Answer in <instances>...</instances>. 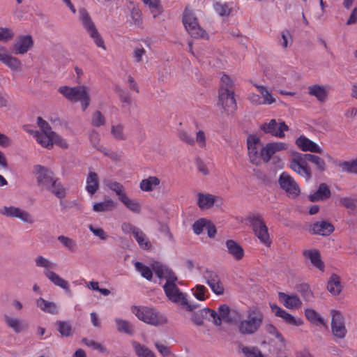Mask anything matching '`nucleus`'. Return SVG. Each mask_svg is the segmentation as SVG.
Listing matches in <instances>:
<instances>
[{
  "label": "nucleus",
  "mask_w": 357,
  "mask_h": 357,
  "mask_svg": "<svg viewBox=\"0 0 357 357\" xmlns=\"http://www.w3.org/2000/svg\"><path fill=\"white\" fill-rule=\"evenodd\" d=\"M270 307L274 314L281 317L287 324L294 326H300L303 324V321L301 318H296L276 304H270Z\"/></svg>",
  "instance_id": "17"
},
{
  "label": "nucleus",
  "mask_w": 357,
  "mask_h": 357,
  "mask_svg": "<svg viewBox=\"0 0 357 357\" xmlns=\"http://www.w3.org/2000/svg\"><path fill=\"white\" fill-rule=\"evenodd\" d=\"M57 239L69 252H75L77 251V244L74 239L63 235L59 236Z\"/></svg>",
  "instance_id": "35"
},
{
  "label": "nucleus",
  "mask_w": 357,
  "mask_h": 357,
  "mask_svg": "<svg viewBox=\"0 0 357 357\" xmlns=\"http://www.w3.org/2000/svg\"><path fill=\"white\" fill-rule=\"evenodd\" d=\"M117 330L120 333H124L128 335H132L134 333V327L131 323L128 321L121 319H115Z\"/></svg>",
  "instance_id": "37"
},
{
  "label": "nucleus",
  "mask_w": 357,
  "mask_h": 357,
  "mask_svg": "<svg viewBox=\"0 0 357 357\" xmlns=\"http://www.w3.org/2000/svg\"><path fill=\"white\" fill-rule=\"evenodd\" d=\"M15 33L12 29L8 27H0V41L7 43L12 40Z\"/></svg>",
  "instance_id": "52"
},
{
  "label": "nucleus",
  "mask_w": 357,
  "mask_h": 357,
  "mask_svg": "<svg viewBox=\"0 0 357 357\" xmlns=\"http://www.w3.org/2000/svg\"><path fill=\"white\" fill-rule=\"evenodd\" d=\"M17 209L18 207H15L13 206H3V208H0V214L9 218H15L16 213L18 211Z\"/></svg>",
  "instance_id": "61"
},
{
  "label": "nucleus",
  "mask_w": 357,
  "mask_h": 357,
  "mask_svg": "<svg viewBox=\"0 0 357 357\" xmlns=\"http://www.w3.org/2000/svg\"><path fill=\"white\" fill-rule=\"evenodd\" d=\"M152 268L160 279H166L163 289L166 296L170 301L179 303L181 306L185 307L186 310L190 312H192L199 307L198 305L188 303L185 295L180 291L176 284L178 278L172 269L159 261L152 263Z\"/></svg>",
  "instance_id": "1"
},
{
  "label": "nucleus",
  "mask_w": 357,
  "mask_h": 357,
  "mask_svg": "<svg viewBox=\"0 0 357 357\" xmlns=\"http://www.w3.org/2000/svg\"><path fill=\"white\" fill-rule=\"evenodd\" d=\"M342 171L357 174V158L351 161H343L339 164Z\"/></svg>",
  "instance_id": "47"
},
{
  "label": "nucleus",
  "mask_w": 357,
  "mask_h": 357,
  "mask_svg": "<svg viewBox=\"0 0 357 357\" xmlns=\"http://www.w3.org/2000/svg\"><path fill=\"white\" fill-rule=\"evenodd\" d=\"M107 187L115 192L116 195L119 197V199L121 200L123 197L126 196V194L124 192V187L122 184L116 181H111L107 185Z\"/></svg>",
  "instance_id": "49"
},
{
  "label": "nucleus",
  "mask_w": 357,
  "mask_h": 357,
  "mask_svg": "<svg viewBox=\"0 0 357 357\" xmlns=\"http://www.w3.org/2000/svg\"><path fill=\"white\" fill-rule=\"evenodd\" d=\"M221 320L229 324H237L241 319V313L236 310H231L227 305H220L218 309Z\"/></svg>",
  "instance_id": "15"
},
{
  "label": "nucleus",
  "mask_w": 357,
  "mask_h": 357,
  "mask_svg": "<svg viewBox=\"0 0 357 357\" xmlns=\"http://www.w3.org/2000/svg\"><path fill=\"white\" fill-rule=\"evenodd\" d=\"M99 188V178L96 172H90L86 178V191L93 195Z\"/></svg>",
  "instance_id": "31"
},
{
  "label": "nucleus",
  "mask_w": 357,
  "mask_h": 357,
  "mask_svg": "<svg viewBox=\"0 0 357 357\" xmlns=\"http://www.w3.org/2000/svg\"><path fill=\"white\" fill-rule=\"evenodd\" d=\"M36 305L40 310L47 314L54 315L59 312V307L56 303L45 300L42 297L36 299Z\"/></svg>",
  "instance_id": "22"
},
{
  "label": "nucleus",
  "mask_w": 357,
  "mask_h": 357,
  "mask_svg": "<svg viewBox=\"0 0 357 357\" xmlns=\"http://www.w3.org/2000/svg\"><path fill=\"white\" fill-rule=\"evenodd\" d=\"M303 255L310 260L311 264L319 270L324 271V263L321 259V255L317 250H306L303 252Z\"/></svg>",
  "instance_id": "25"
},
{
  "label": "nucleus",
  "mask_w": 357,
  "mask_h": 357,
  "mask_svg": "<svg viewBox=\"0 0 357 357\" xmlns=\"http://www.w3.org/2000/svg\"><path fill=\"white\" fill-rule=\"evenodd\" d=\"M334 231V226L326 221L316 222L310 228L313 234L328 236Z\"/></svg>",
  "instance_id": "20"
},
{
  "label": "nucleus",
  "mask_w": 357,
  "mask_h": 357,
  "mask_svg": "<svg viewBox=\"0 0 357 357\" xmlns=\"http://www.w3.org/2000/svg\"><path fill=\"white\" fill-rule=\"evenodd\" d=\"M132 235L140 248L145 250L151 249L152 246L151 241L146 235L139 228Z\"/></svg>",
  "instance_id": "32"
},
{
  "label": "nucleus",
  "mask_w": 357,
  "mask_h": 357,
  "mask_svg": "<svg viewBox=\"0 0 357 357\" xmlns=\"http://www.w3.org/2000/svg\"><path fill=\"white\" fill-rule=\"evenodd\" d=\"M254 86L258 89L259 92L263 97L264 100L262 103L265 105H271L275 101V99L272 96L271 93L267 90V89L261 85L255 84Z\"/></svg>",
  "instance_id": "43"
},
{
  "label": "nucleus",
  "mask_w": 357,
  "mask_h": 357,
  "mask_svg": "<svg viewBox=\"0 0 357 357\" xmlns=\"http://www.w3.org/2000/svg\"><path fill=\"white\" fill-rule=\"evenodd\" d=\"M92 125L96 127H100L105 125V119L100 111H96L92 116Z\"/></svg>",
  "instance_id": "59"
},
{
  "label": "nucleus",
  "mask_w": 357,
  "mask_h": 357,
  "mask_svg": "<svg viewBox=\"0 0 357 357\" xmlns=\"http://www.w3.org/2000/svg\"><path fill=\"white\" fill-rule=\"evenodd\" d=\"M37 124L43 131L40 134H49V132H53L50 124L40 116L37 119Z\"/></svg>",
  "instance_id": "63"
},
{
  "label": "nucleus",
  "mask_w": 357,
  "mask_h": 357,
  "mask_svg": "<svg viewBox=\"0 0 357 357\" xmlns=\"http://www.w3.org/2000/svg\"><path fill=\"white\" fill-rule=\"evenodd\" d=\"M305 315L306 319L312 324L319 323L321 325H325L324 319L321 316L313 309L307 308L305 310Z\"/></svg>",
  "instance_id": "45"
},
{
  "label": "nucleus",
  "mask_w": 357,
  "mask_h": 357,
  "mask_svg": "<svg viewBox=\"0 0 357 357\" xmlns=\"http://www.w3.org/2000/svg\"><path fill=\"white\" fill-rule=\"evenodd\" d=\"M226 246L228 249V252L236 260H241L244 256V250L243 248L234 240H227L226 241Z\"/></svg>",
  "instance_id": "29"
},
{
  "label": "nucleus",
  "mask_w": 357,
  "mask_h": 357,
  "mask_svg": "<svg viewBox=\"0 0 357 357\" xmlns=\"http://www.w3.org/2000/svg\"><path fill=\"white\" fill-rule=\"evenodd\" d=\"M342 289L340 277L333 273L327 282V289L333 296H337L342 291Z\"/></svg>",
  "instance_id": "27"
},
{
  "label": "nucleus",
  "mask_w": 357,
  "mask_h": 357,
  "mask_svg": "<svg viewBox=\"0 0 357 357\" xmlns=\"http://www.w3.org/2000/svg\"><path fill=\"white\" fill-rule=\"evenodd\" d=\"M33 173L36 175L38 185L45 190L57 178L51 169L40 165L33 166Z\"/></svg>",
  "instance_id": "9"
},
{
  "label": "nucleus",
  "mask_w": 357,
  "mask_h": 357,
  "mask_svg": "<svg viewBox=\"0 0 357 357\" xmlns=\"http://www.w3.org/2000/svg\"><path fill=\"white\" fill-rule=\"evenodd\" d=\"M215 10L221 16L229 15L231 12V9L229 8L227 3H216L214 5Z\"/></svg>",
  "instance_id": "62"
},
{
  "label": "nucleus",
  "mask_w": 357,
  "mask_h": 357,
  "mask_svg": "<svg viewBox=\"0 0 357 357\" xmlns=\"http://www.w3.org/2000/svg\"><path fill=\"white\" fill-rule=\"evenodd\" d=\"M160 183V179L157 176H150L142 179L139 183L140 189L144 192H151Z\"/></svg>",
  "instance_id": "30"
},
{
  "label": "nucleus",
  "mask_w": 357,
  "mask_h": 357,
  "mask_svg": "<svg viewBox=\"0 0 357 357\" xmlns=\"http://www.w3.org/2000/svg\"><path fill=\"white\" fill-rule=\"evenodd\" d=\"M46 190L51 192L59 199H63L66 197L67 190L57 178L49 185Z\"/></svg>",
  "instance_id": "26"
},
{
  "label": "nucleus",
  "mask_w": 357,
  "mask_h": 357,
  "mask_svg": "<svg viewBox=\"0 0 357 357\" xmlns=\"http://www.w3.org/2000/svg\"><path fill=\"white\" fill-rule=\"evenodd\" d=\"M4 320L8 326L12 328L15 333H19L22 331L23 326L17 319L10 318L6 314L4 315Z\"/></svg>",
  "instance_id": "48"
},
{
  "label": "nucleus",
  "mask_w": 357,
  "mask_h": 357,
  "mask_svg": "<svg viewBox=\"0 0 357 357\" xmlns=\"http://www.w3.org/2000/svg\"><path fill=\"white\" fill-rule=\"evenodd\" d=\"M133 344L135 353L139 357H156L155 354L146 346L135 342Z\"/></svg>",
  "instance_id": "42"
},
{
  "label": "nucleus",
  "mask_w": 357,
  "mask_h": 357,
  "mask_svg": "<svg viewBox=\"0 0 357 357\" xmlns=\"http://www.w3.org/2000/svg\"><path fill=\"white\" fill-rule=\"evenodd\" d=\"M125 206L134 213L139 214L141 212V204L136 199H130L127 195L120 200Z\"/></svg>",
  "instance_id": "34"
},
{
  "label": "nucleus",
  "mask_w": 357,
  "mask_h": 357,
  "mask_svg": "<svg viewBox=\"0 0 357 357\" xmlns=\"http://www.w3.org/2000/svg\"><path fill=\"white\" fill-rule=\"evenodd\" d=\"M331 330L333 334L337 338H344L347 333L343 315L338 311H332Z\"/></svg>",
  "instance_id": "14"
},
{
  "label": "nucleus",
  "mask_w": 357,
  "mask_h": 357,
  "mask_svg": "<svg viewBox=\"0 0 357 357\" xmlns=\"http://www.w3.org/2000/svg\"><path fill=\"white\" fill-rule=\"evenodd\" d=\"M278 297L284 305L289 309H298L302 305V302L297 295H288L283 292H279Z\"/></svg>",
  "instance_id": "23"
},
{
  "label": "nucleus",
  "mask_w": 357,
  "mask_h": 357,
  "mask_svg": "<svg viewBox=\"0 0 357 357\" xmlns=\"http://www.w3.org/2000/svg\"><path fill=\"white\" fill-rule=\"evenodd\" d=\"M0 62L9 68L11 70L20 72L22 70V63L17 57L8 53L6 47L0 45Z\"/></svg>",
  "instance_id": "13"
},
{
  "label": "nucleus",
  "mask_w": 357,
  "mask_h": 357,
  "mask_svg": "<svg viewBox=\"0 0 357 357\" xmlns=\"http://www.w3.org/2000/svg\"><path fill=\"white\" fill-rule=\"evenodd\" d=\"M296 291L301 294L303 299L307 301H312L313 298V293L310 287L307 283H301L296 286Z\"/></svg>",
  "instance_id": "36"
},
{
  "label": "nucleus",
  "mask_w": 357,
  "mask_h": 357,
  "mask_svg": "<svg viewBox=\"0 0 357 357\" xmlns=\"http://www.w3.org/2000/svg\"><path fill=\"white\" fill-rule=\"evenodd\" d=\"M15 218H19L24 222L32 224L34 222L33 216L28 212L18 208Z\"/></svg>",
  "instance_id": "56"
},
{
  "label": "nucleus",
  "mask_w": 357,
  "mask_h": 357,
  "mask_svg": "<svg viewBox=\"0 0 357 357\" xmlns=\"http://www.w3.org/2000/svg\"><path fill=\"white\" fill-rule=\"evenodd\" d=\"M278 183L280 188L286 192L289 197L294 199L300 195L299 185L287 172H282L280 174Z\"/></svg>",
  "instance_id": "10"
},
{
  "label": "nucleus",
  "mask_w": 357,
  "mask_h": 357,
  "mask_svg": "<svg viewBox=\"0 0 357 357\" xmlns=\"http://www.w3.org/2000/svg\"><path fill=\"white\" fill-rule=\"evenodd\" d=\"M58 91L69 101H80L84 111L89 105L90 97L89 95V89L86 86L82 85L75 87L63 86L59 87Z\"/></svg>",
  "instance_id": "3"
},
{
  "label": "nucleus",
  "mask_w": 357,
  "mask_h": 357,
  "mask_svg": "<svg viewBox=\"0 0 357 357\" xmlns=\"http://www.w3.org/2000/svg\"><path fill=\"white\" fill-rule=\"evenodd\" d=\"M287 149V145L284 142L268 143L261 149L259 155L263 161L265 163H268L276 152L286 150Z\"/></svg>",
  "instance_id": "16"
},
{
  "label": "nucleus",
  "mask_w": 357,
  "mask_h": 357,
  "mask_svg": "<svg viewBox=\"0 0 357 357\" xmlns=\"http://www.w3.org/2000/svg\"><path fill=\"white\" fill-rule=\"evenodd\" d=\"M207 291L204 285L198 284L195 287L194 296L199 301H204L206 299L205 293Z\"/></svg>",
  "instance_id": "64"
},
{
  "label": "nucleus",
  "mask_w": 357,
  "mask_h": 357,
  "mask_svg": "<svg viewBox=\"0 0 357 357\" xmlns=\"http://www.w3.org/2000/svg\"><path fill=\"white\" fill-rule=\"evenodd\" d=\"M266 331L271 335H275L280 342L283 343L284 346H285V340L283 337L282 335L280 332L278 331L277 328L273 324H267L266 326Z\"/></svg>",
  "instance_id": "58"
},
{
  "label": "nucleus",
  "mask_w": 357,
  "mask_h": 357,
  "mask_svg": "<svg viewBox=\"0 0 357 357\" xmlns=\"http://www.w3.org/2000/svg\"><path fill=\"white\" fill-rule=\"evenodd\" d=\"M264 318L263 312L258 307L250 309L246 319H241L238 323L239 333L244 335L254 334L261 326Z\"/></svg>",
  "instance_id": "2"
},
{
  "label": "nucleus",
  "mask_w": 357,
  "mask_h": 357,
  "mask_svg": "<svg viewBox=\"0 0 357 357\" xmlns=\"http://www.w3.org/2000/svg\"><path fill=\"white\" fill-rule=\"evenodd\" d=\"M192 22L193 24L197 25L198 23L196 17L194 13L190 10L188 8H185L183 14V23L184 26H189V23Z\"/></svg>",
  "instance_id": "51"
},
{
  "label": "nucleus",
  "mask_w": 357,
  "mask_h": 357,
  "mask_svg": "<svg viewBox=\"0 0 357 357\" xmlns=\"http://www.w3.org/2000/svg\"><path fill=\"white\" fill-rule=\"evenodd\" d=\"M132 312L139 320L152 326H162L168 321L165 316L153 308L134 306Z\"/></svg>",
  "instance_id": "5"
},
{
  "label": "nucleus",
  "mask_w": 357,
  "mask_h": 357,
  "mask_svg": "<svg viewBox=\"0 0 357 357\" xmlns=\"http://www.w3.org/2000/svg\"><path fill=\"white\" fill-rule=\"evenodd\" d=\"M49 135H50L52 137L51 140L52 144L54 143L63 148L68 147V143L66 142V141L63 139L61 136L57 135L55 132H49Z\"/></svg>",
  "instance_id": "60"
},
{
  "label": "nucleus",
  "mask_w": 357,
  "mask_h": 357,
  "mask_svg": "<svg viewBox=\"0 0 357 357\" xmlns=\"http://www.w3.org/2000/svg\"><path fill=\"white\" fill-rule=\"evenodd\" d=\"M248 154L250 162L255 165H259V160L258 155V150L257 146H255L252 143H248Z\"/></svg>",
  "instance_id": "54"
},
{
  "label": "nucleus",
  "mask_w": 357,
  "mask_h": 357,
  "mask_svg": "<svg viewBox=\"0 0 357 357\" xmlns=\"http://www.w3.org/2000/svg\"><path fill=\"white\" fill-rule=\"evenodd\" d=\"M188 33L195 38H204L206 34L205 31L201 28L198 23L194 25L192 22L189 23V26H185Z\"/></svg>",
  "instance_id": "39"
},
{
  "label": "nucleus",
  "mask_w": 357,
  "mask_h": 357,
  "mask_svg": "<svg viewBox=\"0 0 357 357\" xmlns=\"http://www.w3.org/2000/svg\"><path fill=\"white\" fill-rule=\"evenodd\" d=\"M331 197V191L329 186L325 183H321L319 184L317 190L308 196V199L312 202L319 201H326Z\"/></svg>",
  "instance_id": "19"
},
{
  "label": "nucleus",
  "mask_w": 357,
  "mask_h": 357,
  "mask_svg": "<svg viewBox=\"0 0 357 357\" xmlns=\"http://www.w3.org/2000/svg\"><path fill=\"white\" fill-rule=\"evenodd\" d=\"M115 93L118 95L120 101L126 103L128 105H132V98L129 92L122 89L120 86L116 85L114 89Z\"/></svg>",
  "instance_id": "41"
},
{
  "label": "nucleus",
  "mask_w": 357,
  "mask_h": 357,
  "mask_svg": "<svg viewBox=\"0 0 357 357\" xmlns=\"http://www.w3.org/2000/svg\"><path fill=\"white\" fill-rule=\"evenodd\" d=\"M204 278L209 287L213 285L215 282H219L220 280L218 275L215 272L208 269L205 270L204 272Z\"/></svg>",
  "instance_id": "53"
},
{
  "label": "nucleus",
  "mask_w": 357,
  "mask_h": 357,
  "mask_svg": "<svg viewBox=\"0 0 357 357\" xmlns=\"http://www.w3.org/2000/svg\"><path fill=\"white\" fill-rule=\"evenodd\" d=\"M296 146L303 151L321 153V149L314 142L304 135H301L296 140Z\"/></svg>",
  "instance_id": "18"
},
{
  "label": "nucleus",
  "mask_w": 357,
  "mask_h": 357,
  "mask_svg": "<svg viewBox=\"0 0 357 357\" xmlns=\"http://www.w3.org/2000/svg\"><path fill=\"white\" fill-rule=\"evenodd\" d=\"M111 133L116 140H125L126 136L123 133V126L121 124L112 126L111 128Z\"/></svg>",
  "instance_id": "55"
},
{
  "label": "nucleus",
  "mask_w": 357,
  "mask_h": 357,
  "mask_svg": "<svg viewBox=\"0 0 357 357\" xmlns=\"http://www.w3.org/2000/svg\"><path fill=\"white\" fill-rule=\"evenodd\" d=\"M80 20L82 23L83 26L89 34L91 38L93 40L96 45L105 50L106 47L105 45L104 40L98 31L95 24L92 21L89 13L85 8H81L79 10Z\"/></svg>",
  "instance_id": "6"
},
{
  "label": "nucleus",
  "mask_w": 357,
  "mask_h": 357,
  "mask_svg": "<svg viewBox=\"0 0 357 357\" xmlns=\"http://www.w3.org/2000/svg\"><path fill=\"white\" fill-rule=\"evenodd\" d=\"M57 330L63 337H70L73 335V328L70 323L65 321H58L56 323Z\"/></svg>",
  "instance_id": "40"
},
{
  "label": "nucleus",
  "mask_w": 357,
  "mask_h": 357,
  "mask_svg": "<svg viewBox=\"0 0 357 357\" xmlns=\"http://www.w3.org/2000/svg\"><path fill=\"white\" fill-rule=\"evenodd\" d=\"M143 2L149 6L153 17H157L161 13V6L159 0H142Z\"/></svg>",
  "instance_id": "50"
},
{
  "label": "nucleus",
  "mask_w": 357,
  "mask_h": 357,
  "mask_svg": "<svg viewBox=\"0 0 357 357\" xmlns=\"http://www.w3.org/2000/svg\"><path fill=\"white\" fill-rule=\"evenodd\" d=\"M292 159L290 163V168L297 174L304 177L306 181L312 178L311 168L307 165V162H312L315 155L310 153H301L294 152L292 153Z\"/></svg>",
  "instance_id": "4"
},
{
  "label": "nucleus",
  "mask_w": 357,
  "mask_h": 357,
  "mask_svg": "<svg viewBox=\"0 0 357 357\" xmlns=\"http://www.w3.org/2000/svg\"><path fill=\"white\" fill-rule=\"evenodd\" d=\"M248 220L250 222L255 234L260 241L265 245H270L271 241L268 232V228L261 217L253 215L252 217H249Z\"/></svg>",
  "instance_id": "8"
},
{
  "label": "nucleus",
  "mask_w": 357,
  "mask_h": 357,
  "mask_svg": "<svg viewBox=\"0 0 357 357\" xmlns=\"http://www.w3.org/2000/svg\"><path fill=\"white\" fill-rule=\"evenodd\" d=\"M218 105H221L227 114L233 113L237 108L234 91L221 86L218 91Z\"/></svg>",
  "instance_id": "7"
},
{
  "label": "nucleus",
  "mask_w": 357,
  "mask_h": 357,
  "mask_svg": "<svg viewBox=\"0 0 357 357\" xmlns=\"http://www.w3.org/2000/svg\"><path fill=\"white\" fill-rule=\"evenodd\" d=\"M207 220L205 218H200L195 221L192 225V230L197 235L202 233L204 229L206 227Z\"/></svg>",
  "instance_id": "57"
},
{
  "label": "nucleus",
  "mask_w": 357,
  "mask_h": 357,
  "mask_svg": "<svg viewBox=\"0 0 357 357\" xmlns=\"http://www.w3.org/2000/svg\"><path fill=\"white\" fill-rule=\"evenodd\" d=\"M34 137L36 141L43 147L50 149L52 147V137L49 134H40L39 131H36Z\"/></svg>",
  "instance_id": "44"
},
{
  "label": "nucleus",
  "mask_w": 357,
  "mask_h": 357,
  "mask_svg": "<svg viewBox=\"0 0 357 357\" xmlns=\"http://www.w3.org/2000/svg\"><path fill=\"white\" fill-rule=\"evenodd\" d=\"M135 267L136 270L141 273V275L146 279L147 280H151L153 278V269L139 261H137L135 263Z\"/></svg>",
  "instance_id": "38"
},
{
  "label": "nucleus",
  "mask_w": 357,
  "mask_h": 357,
  "mask_svg": "<svg viewBox=\"0 0 357 357\" xmlns=\"http://www.w3.org/2000/svg\"><path fill=\"white\" fill-rule=\"evenodd\" d=\"M116 206V204L112 199H108L104 202H98L93 204V210L96 212H106L112 211Z\"/></svg>",
  "instance_id": "33"
},
{
  "label": "nucleus",
  "mask_w": 357,
  "mask_h": 357,
  "mask_svg": "<svg viewBox=\"0 0 357 357\" xmlns=\"http://www.w3.org/2000/svg\"><path fill=\"white\" fill-rule=\"evenodd\" d=\"M33 47V40L31 35H20L10 47L15 54H24Z\"/></svg>",
  "instance_id": "12"
},
{
  "label": "nucleus",
  "mask_w": 357,
  "mask_h": 357,
  "mask_svg": "<svg viewBox=\"0 0 357 357\" xmlns=\"http://www.w3.org/2000/svg\"><path fill=\"white\" fill-rule=\"evenodd\" d=\"M44 275L54 285L63 289L66 292H70V289L68 281L60 277L58 274L50 269L44 270Z\"/></svg>",
  "instance_id": "24"
},
{
  "label": "nucleus",
  "mask_w": 357,
  "mask_h": 357,
  "mask_svg": "<svg viewBox=\"0 0 357 357\" xmlns=\"http://www.w3.org/2000/svg\"><path fill=\"white\" fill-rule=\"evenodd\" d=\"M220 200V204H222V199L218 196H215L211 194H203L198 193V206L204 210L208 209L213 206L215 203Z\"/></svg>",
  "instance_id": "21"
},
{
  "label": "nucleus",
  "mask_w": 357,
  "mask_h": 357,
  "mask_svg": "<svg viewBox=\"0 0 357 357\" xmlns=\"http://www.w3.org/2000/svg\"><path fill=\"white\" fill-rule=\"evenodd\" d=\"M89 138L92 146L96 149L103 153L105 155H108L107 151L100 144V135L97 131H92L90 134Z\"/></svg>",
  "instance_id": "46"
},
{
  "label": "nucleus",
  "mask_w": 357,
  "mask_h": 357,
  "mask_svg": "<svg viewBox=\"0 0 357 357\" xmlns=\"http://www.w3.org/2000/svg\"><path fill=\"white\" fill-rule=\"evenodd\" d=\"M260 129L266 134H270L271 136L279 138H284L285 137L284 131L289 130V126L283 121L278 123L275 119H273L268 123L261 124Z\"/></svg>",
  "instance_id": "11"
},
{
  "label": "nucleus",
  "mask_w": 357,
  "mask_h": 357,
  "mask_svg": "<svg viewBox=\"0 0 357 357\" xmlns=\"http://www.w3.org/2000/svg\"><path fill=\"white\" fill-rule=\"evenodd\" d=\"M308 93L312 96H314L320 102H324L328 96V91L326 87L319 84L308 86Z\"/></svg>",
  "instance_id": "28"
}]
</instances>
